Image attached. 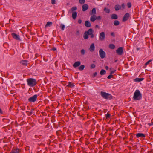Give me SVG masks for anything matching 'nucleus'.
I'll return each mask as SVG.
<instances>
[{"label":"nucleus","mask_w":153,"mask_h":153,"mask_svg":"<svg viewBox=\"0 0 153 153\" xmlns=\"http://www.w3.org/2000/svg\"><path fill=\"white\" fill-rule=\"evenodd\" d=\"M133 98L134 100H140L142 98V94L139 90H136L134 93Z\"/></svg>","instance_id":"1"},{"label":"nucleus","mask_w":153,"mask_h":153,"mask_svg":"<svg viewBox=\"0 0 153 153\" xmlns=\"http://www.w3.org/2000/svg\"><path fill=\"white\" fill-rule=\"evenodd\" d=\"M28 85L33 87L36 85L37 83L36 80L33 78H30L27 80Z\"/></svg>","instance_id":"2"},{"label":"nucleus","mask_w":153,"mask_h":153,"mask_svg":"<svg viewBox=\"0 0 153 153\" xmlns=\"http://www.w3.org/2000/svg\"><path fill=\"white\" fill-rule=\"evenodd\" d=\"M100 94L102 97L106 99H111L112 98V96L109 94L103 91L100 92Z\"/></svg>","instance_id":"3"},{"label":"nucleus","mask_w":153,"mask_h":153,"mask_svg":"<svg viewBox=\"0 0 153 153\" xmlns=\"http://www.w3.org/2000/svg\"><path fill=\"white\" fill-rule=\"evenodd\" d=\"M99 55L101 59L104 58L105 56V53L102 49H100L99 51Z\"/></svg>","instance_id":"4"},{"label":"nucleus","mask_w":153,"mask_h":153,"mask_svg":"<svg viewBox=\"0 0 153 153\" xmlns=\"http://www.w3.org/2000/svg\"><path fill=\"white\" fill-rule=\"evenodd\" d=\"M37 97V95H34L32 97L29 98L28 99V100L29 102H34L36 100Z\"/></svg>","instance_id":"5"},{"label":"nucleus","mask_w":153,"mask_h":153,"mask_svg":"<svg viewBox=\"0 0 153 153\" xmlns=\"http://www.w3.org/2000/svg\"><path fill=\"white\" fill-rule=\"evenodd\" d=\"M116 53L118 55H122L123 53V48L122 47L119 48L116 50Z\"/></svg>","instance_id":"6"},{"label":"nucleus","mask_w":153,"mask_h":153,"mask_svg":"<svg viewBox=\"0 0 153 153\" xmlns=\"http://www.w3.org/2000/svg\"><path fill=\"white\" fill-rule=\"evenodd\" d=\"M105 38V33L104 32H101L99 35V39L101 41L104 40Z\"/></svg>","instance_id":"7"},{"label":"nucleus","mask_w":153,"mask_h":153,"mask_svg":"<svg viewBox=\"0 0 153 153\" xmlns=\"http://www.w3.org/2000/svg\"><path fill=\"white\" fill-rule=\"evenodd\" d=\"M129 16L130 15L128 13H126L123 17L122 21L123 22L126 21L129 19Z\"/></svg>","instance_id":"8"},{"label":"nucleus","mask_w":153,"mask_h":153,"mask_svg":"<svg viewBox=\"0 0 153 153\" xmlns=\"http://www.w3.org/2000/svg\"><path fill=\"white\" fill-rule=\"evenodd\" d=\"M11 35H12V37L14 39L17 40H20L19 36V35H18L14 33H12Z\"/></svg>","instance_id":"9"},{"label":"nucleus","mask_w":153,"mask_h":153,"mask_svg":"<svg viewBox=\"0 0 153 153\" xmlns=\"http://www.w3.org/2000/svg\"><path fill=\"white\" fill-rule=\"evenodd\" d=\"M88 6L87 4H84L82 7V10L83 11H85L88 8Z\"/></svg>","instance_id":"10"},{"label":"nucleus","mask_w":153,"mask_h":153,"mask_svg":"<svg viewBox=\"0 0 153 153\" xmlns=\"http://www.w3.org/2000/svg\"><path fill=\"white\" fill-rule=\"evenodd\" d=\"M21 150L20 149L17 148L12 150L10 153H19Z\"/></svg>","instance_id":"11"},{"label":"nucleus","mask_w":153,"mask_h":153,"mask_svg":"<svg viewBox=\"0 0 153 153\" xmlns=\"http://www.w3.org/2000/svg\"><path fill=\"white\" fill-rule=\"evenodd\" d=\"M81 62L80 61H77L75 62L73 65L74 68H76L80 65Z\"/></svg>","instance_id":"12"},{"label":"nucleus","mask_w":153,"mask_h":153,"mask_svg":"<svg viewBox=\"0 0 153 153\" xmlns=\"http://www.w3.org/2000/svg\"><path fill=\"white\" fill-rule=\"evenodd\" d=\"M95 49V46L94 43H92L90 45L89 48L90 51L91 52H93Z\"/></svg>","instance_id":"13"},{"label":"nucleus","mask_w":153,"mask_h":153,"mask_svg":"<svg viewBox=\"0 0 153 153\" xmlns=\"http://www.w3.org/2000/svg\"><path fill=\"white\" fill-rule=\"evenodd\" d=\"M77 16V13L76 12H73L72 14V17L73 19L75 20L76 19Z\"/></svg>","instance_id":"14"},{"label":"nucleus","mask_w":153,"mask_h":153,"mask_svg":"<svg viewBox=\"0 0 153 153\" xmlns=\"http://www.w3.org/2000/svg\"><path fill=\"white\" fill-rule=\"evenodd\" d=\"M136 136L137 137H141L142 138H143V137L144 138L145 137V134L142 133H138L136 134Z\"/></svg>","instance_id":"15"},{"label":"nucleus","mask_w":153,"mask_h":153,"mask_svg":"<svg viewBox=\"0 0 153 153\" xmlns=\"http://www.w3.org/2000/svg\"><path fill=\"white\" fill-rule=\"evenodd\" d=\"M85 25L87 27H90L91 26V24L88 21H86L85 22Z\"/></svg>","instance_id":"16"},{"label":"nucleus","mask_w":153,"mask_h":153,"mask_svg":"<svg viewBox=\"0 0 153 153\" xmlns=\"http://www.w3.org/2000/svg\"><path fill=\"white\" fill-rule=\"evenodd\" d=\"M86 32L88 35H89L92 34V33H94V31L91 28L89 29L87 31H86Z\"/></svg>","instance_id":"17"},{"label":"nucleus","mask_w":153,"mask_h":153,"mask_svg":"<svg viewBox=\"0 0 153 153\" xmlns=\"http://www.w3.org/2000/svg\"><path fill=\"white\" fill-rule=\"evenodd\" d=\"M20 63L24 66H27V60H22L20 62Z\"/></svg>","instance_id":"18"},{"label":"nucleus","mask_w":153,"mask_h":153,"mask_svg":"<svg viewBox=\"0 0 153 153\" xmlns=\"http://www.w3.org/2000/svg\"><path fill=\"white\" fill-rule=\"evenodd\" d=\"M111 19H117L118 18V16L117 14H113L111 16Z\"/></svg>","instance_id":"19"},{"label":"nucleus","mask_w":153,"mask_h":153,"mask_svg":"<svg viewBox=\"0 0 153 153\" xmlns=\"http://www.w3.org/2000/svg\"><path fill=\"white\" fill-rule=\"evenodd\" d=\"M144 78H137L134 79V81L135 82H140L141 81H142V80H144Z\"/></svg>","instance_id":"20"},{"label":"nucleus","mask_w":153,"mask_h":153,"mask_svg":"<svg viewBox=\"0 0 153 153\" xmlns=\"http://www.w3.org/2000/svg\"><path fill=\"white\" fill-rule=\"evenodd\" d=\"M96 20V16L95 15L91 16L90 18V20L92 22H94Z\"/></svg>","instance_id":"21"},{"label":"nucleus","mask_w":153,"mask_h":153,"mask_svg":"<svg viewBox=\"0 0 153 153\" xmlns=\"http://www.w3.org/2000/svg\"><path fill=\"white\" fill-rule=\"evenodd\" d=\"M114 8L116 11H117L121 9V6L119 5H116L115 6Z\"/></svg>","instance_id":"22"},{"label":"nucleus","mask_w":153,"mask_h":153,"mask_svg":"<svg viewBox=\"0 0 153 153\" xmlns=\"http://www.w3.org/2000/svg\"><path fill=\"white\" fill-rule=\"evenodd\" d=\"M88 35L85 31L84 34L83 38L85 39H88Z\"/></svg>","instance_id":"23"},{"label":"nucleus","mask_w":153,"mask_h":153,"mask_svg":"<svg viewBox=\"0 0 153 153\" xmlns=\"http://www.w3.org/2000/svg\"><path fill=\"white\" fill-rule=\"evenodd\" d=\"M77 9V8L76 7L74 6L71 8V11L73 12H75V11Z\"/></svg>","instance_id":"24"},{"label":"nucleus","mask_w":153,"mask_h":153,"mask_svg":"<svg viewBox=\"0 0 153 153\" xmlns=\"http://www.w3.org/2000/svg\"><path fill=\"white\" fill-rule=\"evenodd\" d=\"M91 14H94V15H95L96 13V9L95 8H93L91 10Z\"/></svg>","instance_id":"25"},{"label":"nucleus","mask_w":153,"mask_h":153,"mask_svg":"<svg viewBox=\"0 0 153 153\" xmlns=\"http://www.w3.org/2000/svg\"><path fill=\"white\" fill-rule=\"evenodd\" d=\"M119 22L118 20H115L114 22V25L115 26H117L119 25Z\"/></svg>","instance_id":"26"},{"label":"nucleus","mask_w":153,"mask_h":153,"mask_svg":"<svg viewBox=\"0 0 153 153\" xmlns=\"http://www.w3.org/2000/svg\"><path fill=\"white\" fill-rule=\"evenodd\" d=\"M104 11H105L106 13H110V10L109 9L107 8L106 7H105L104 9Z\"/></svg>","instance_id":"27"},{"label":"nucleus","mask_w":153,"mask_h":153,"mask_svg":"<svg viewBox=\"0 0 153 153\" xmlns=\"http://www.w3.org/2000/svg\"><path fill=\"white\" fill-rule=\"evenodd\" d=\"M106 73V71L105 70L102 69L100 72V74L101 75H103L105 74Z\"/></svg>","instance_id":"28"},{"label":"nucleus","mask_w":153,"mask_h":153,"mask_svg":"<svg viewBox=\"0 0 153 153\" xmlns=\"http://www.w3.org/2000/svg\"><path fill=\"white\" fill-rule=\"evenodd\" d=\"M67 86L71 88L73 87L74 86V85L73 83H72L71 82H68V84L67 85Z\"/></svg>","instance_id":"29"},{"label":"nucleus","mask_w":153,"mask_h":153,"mask_svg":"<svg viewBox=\"0 0 153 153\" xmlns=\"http://www.w3.org/2000/svg\"><path fill=\"white\" fill-rule=\"evenodd\" d=\"M85 68V66L84 65H81L79 68V69L80 71L83 70Z\"/></svg>","instance_id":"30"},{"label":"nucleus","mask_w":153,"mask_h":153,"mask_svg":"<svg viewBox=\"0 0 153 153\" xmlns=\"http://www.w3.org/2000/svg\"><path fill=\"white\" fill-rule=\"evenodd\" d=\"M52 24V23L51 22H47L46 25H45V27H47L50 25H51Z\"/></svg>","instance_id":"31"},{"label":"nucleus","mask_w":153,"mask_h":153,"mask_svg":"<svg viewBox=\"0 0 153 153\" xmlns=\"http://www.w3.org/2000/svg\"><path fill=\"white\" fill-rule=\"evenodd\" d=\"M109 47L111 49H114L115 47L114 45L113 44H110L109 45Z\"/></svg>","instance_id":"32"},{"label":"nucleus","mask_w":153,"mask_h":153,"mask_svg":"<svg viewBox=\"0 0 153 153\" xmlns=\"http://www.w3.org/2000/svg\"><path fill=\"white\" fill-rule=\"evenodd\" d=\"M85 2V0H79V2L81 4H83Z\"/></svg>","instance_id":"33"},{"label":"nucleus","mask_w":153,"mask_h":153,"mask_svg":"<svg viewBox=\"0 0 153 153\" xmlns=\"http://www.w3.org/2000/svg\"><path fill=\"white\" fill-rule=\"evenodd\" d=\"M152 60H150L147 61L146 62L145 64V67H146V66Z\"/></svg>","instance_id":"34"},{"label":"nucleus","mask_w":153,"mask_h":153,"mask_svg":"<svg viewBox=\"0 0 153 153\" xmlns=\"http://www.w3.org/2000/svg\"><path fill=\"white\" fill-rule=\"evenodd\" d=\"M81 53L82 55H84L85 54V51L83 49L81 50Z\"/></svg>","instance_id":"35"},{"label":"nucleus","mask_w":153,"mask_h":153,"mask_svg":"<svg viewBox=\"0 0 153 153\" xmlns=\"http://www.w3.org/2000/svg\"><path fill=\"white\" fill-rule=\"evenodd\" d=\"M95 67V65L94 64H91V68L93 69Z\"/></svg>","instance_id":"36"},{"label":"nucleus","mask_w":153,"mask_h":153,"mask_svg":"<svg viewBox=\"0 0 153 153\" xmlns=\"http://www.w3.org/2000/svg\"><path fill=\"white\" fill-rule=\"evenodd\" d=\"M60 26L62 30H64L65 28V25L63 24H61Z\"/></svg>","instance_id":"37"},{"label":"nucleus","mask_w":153,"mask_h":153,"mask_svg":"<svg viewBox=\"0 0 153 153\" xmlns=\"http://www.w3.org/2000/svg\"><path fill=\"white\" fill-rule=\"evenodd\" d=\"M127 6L128 8H130L131 7V3L128 2L127 3Z\"/></svg>","instance_id":"38"},{"label":"nucleus","mask_w":153,"mask_h":153,"mask_svg":"<svg viewBox=\"0 0 153 153\" xmlns=\"http://www.w3.org/2000/svg\"><path fill=\"white\" fill-rule=\"evenodd\" d=\"M101 19V17L100 16H99L97 17H96V19H97L98 20H100Z\"/></svg>","instance_id":"39"},{"label":"nucleus","mask_w":153,"mask_h":153,"mask_svg":"<svg viewBox=\"0 0 153 153\" xmlns=\"http://www.w3.org/2000/svg\"><path fill=\"white\" fill-rule=\"evenodd\" d=\"M51 3L52 4H56V1L55 0H51Z\"/></svg>","instance_id":"40"},{"label":"nucleus","mask_w":153,"mask_h":153,"mask_svg":"<svg viewBox=\"0 0 153 153\" xmlns=\"http://www.w3.org/2000/svg\"><path fill=\"white\" fill-rule=\"evenodd\" d=\"M113 76V75L111 74H110V75L108 76L107 77V78L108 79H110L111 77H112Z\"/></svg>","instance_id":"41"},{"label":"nucleus","mask_w":153,"mask_h":153,"mask_svg":"<svg viewBox=\"0 0 153 153\" xmlns=\"http://www.w3.org/2000/svg\"><path fill=\"white\" fill-rule=\"evenodd\" d=\"M110 116V115L109 114H106V117L107 118H109Z\"/></svg>","instance_id":"42"},{"label":"nucleus","mask_w":153,"mask_h":153,"mask_svg":"<svg viewBox=\"0 0 153 153\" xmlns=\"http://www.w3.org/2000/svg\"><path fill=\"white\" fill-rule=\"evenodd\" d=\"M111 35L113 37H115V36L114 33V32H111Z\"/></svg>","instance_id":"43"},{"label":"nucleus","mask_w":153,"mask_h":153,"mask_svg":"<svg viewBox=\"0 0 153 153\" xmlns=\"http://www.w3.org/2000/svg\"><path fill=\"white\" fill-rule=\"evenodd\" d=\"M91 36V38H93L94 37V35L93 34V33H92V34L90 35Z\"/></svg>","instance_id":"44"},{"label":"nucleus","mask_w":153,"mask_h":153,"mask_svg":"<svg viewBox=\"0 0 153 153\" xmlns=\"http://www.w3.org/2000/svg\"><path fill=\"white\" fill-rule=\"evenodd\" d=\"M78 22L79 24H81L82 22V20L80 19H79Z\"/></svg>","instance_id":"45"},{"label":"nucleus","mask_w":153,"mask_h":153,"mask_svg":"<svg viewBox=\"0 0 153 153\" xmlns=\"http://www.w3.org/2000/svg\"><path fill=\"white\" fill-rule=\"evenodd\" d=\"M97 72H95V73L94 74H93V76L94 77H95V76L97 75Z\"/></svg>","instance_id":"46"},{"label":"nucleus","mask_w":153,"mask_h":153,"mask_svg":"<svg viewBox=\"0 0 153 153\" xmlns=\"http://www.w3.org/2000/svg\"><path fill=\"white\" fill-rule=\"evenodd\" d=\"M115 71H111L110 72V74H113Z\"/></svg>","instance_id":"47"},{"label":"nucleus","mask_w":153,"mask_h":153,"mask_svg":"<svg viewBox=\"0 0 153 153\" xmlns=\"http://www.w3.org/2000/svg\"><path fill=\"white\" fill-rule=\"evenodd\" d=\"M56 50V49L55 48H54V47L53 48H52V50H53V51H55V50Z\"/></svg>","instance_id":"48"},{"label":"nucleus","mask_w":153,"mask_h":153,"mask_svg":"<svg viewBox=\"0 0 153 153\" xmlns=\"http://www.w3.org/2000/svg\"><path fill=\"white\" fill-rule=\"evenodd\" d=\"M105 68L107 70H108V66H106L105 67Z\"/></svg>","instance_id":"49"},{"label":"nucleus","mask_w":153,"mask_h":153,"mask_svg":"<svg viewBox=\"0 0 153 153\" xmlns=\"http://www.w3.org/2000/svg\"><path fill=\"white\" fill-rule=\"evenodd\" d=\"M122 6L124 8V7L125 6V4H122Z\"/></svg>","instance_id":"50"},{"label":"nucleus","mask_w":153,"mask_h":153,"mask_svg":"<svg viewBox=\"0 0 153 153\" xmlns=\"http://www.w3.org/2000/svg\"><path fill=\"white\" fill-rule=\"evenodd\" d=\"M76 34L77 35H79V31H77L76 32Z\"/></svg>","instance_id":"51"},{"label":"nucleus","mask_w":153,"mask_h":153,"mask_svg":"<svg viewBox=\"0 0 153 153\" xmlns=\"http://www.w3.org/2000/svg\"><path fill=\"white\" fill-rule=\"evenodd\" d=\"M2 111L1 110V109L0 108V114H2Z\"/></svg>","instance_id":"52"},{"label":"nucleus","mask_w":153,"mask_h":153,"mask_svg":"<svg viewBox=\"0 0 153 153\" xmlns=\"http://www.w3.org/2000/svg\"><path fill=\"white\" fill-rule=\"evenodd\" d=\"M95 27H96V28H98V27H99V26H98V25H96V26H95Z\"/></svg>","instance_id":"53"},{"label":"nucleus","mask_w":153,"mask_h":153,"mask_svg":"<svg viewBox=\"0 0 153 153\" xmlns=\"http://www.w3.org/2000/svg\"><path fill=\"white\" fill-rule=\"evenodd\" d=\"M152 124H153V122L152 123Z\"/></svg>","instance_id":"54"},{"label":"nucleus","mask_w":153,"mask_h":153,"mask_svg":"<svg viewBox=\"0 0 153 153\" xmlns=\"http://www.w3.org/2000/svg\"><path fill=\"white\" fill-rule=\"evenodd\" d=\"M101 0V1L102 0Z\"/></svg>","instance_id":"55"}]
</instances>
